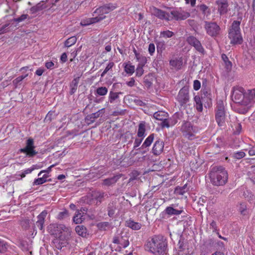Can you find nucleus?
<instances>
[{"label":"nucleus","mask_w":255,"mask_h":255,"mask_svg":"<svg viewBox=\"0 0 255 255\" xmlns=\"http://www.w3.org/2000/svg\"><path fill=\"white\" fill-rule=\"evenodd\" d=\"M144 247L145 250L154 255H164L167 251V241L162 236H155L147 240Z\"/></svg>","instance_id":"1"},{"label":"nucleus","mask_w":255,"mask_h":255,"mask_svg":"<svg viewBox=\"0 0 255 255\" xmlns=\"http://www.w3.org/2000/svg\"><path fill=\"white\" fill-rule=\"evenodd\" d=\"M209 175L211 183L214 186H223L227 182L228 173L223 166L212 167Z\"/></svg>","instance_id":"2"},{"label":"nucleus","mask_w":255,"mask_h":255,"mask_svg":"<svg viewBox=\"0 0 255 255\" xmlns=\"http://www.w3.org/2000/svg\"><path fill=\"white\" fill-rule=\"evenodd\" d=\"M240 22L239 21H234L229 30L228 37L231 40V44H240L243 42V38L240 31Z\"/></svg>","instance_id":"3"},{"label":"nucleus","mask_w":255,"mask_h":255,"mask_svg":"<svg viewBox=\"0 0 255 255\" xmlns=\"http://www.w3.org/2000/svg\"><path fill=\"white\" fill-rule=\"evenodd\" d=\"M215 118L219 126L224 125L225 123L226 114L224 104L222 101L220 100L217 102Z\"/></svg>","instance_id":"4"},{"label":"nucleus","mask_w":255,"mask_h":255,"mask_svg":"<svg viewBox=\"0 0 255 255\" xmlns=\"http://www.w3.org/2000/svg\"><path fill=\"white\" fill-rule=\"evenodd\" d=\"M25 147L20 148L19 151L21 153H26L29 157H32L37 154V151L35 150L34 142L33 138L30 137L26 141Z\"/></svg>","instance_id":"5"},{"label":"nucleus","mask_w":255,"mask_h":255,"mask_svg":"<svg viewBox=\"0 0 255 255\" xmlns=\"http://www.w3.org/2000/svg\"><path fill=\"white\" fill-rule=\"evenodd\" d=\"M181 131L183 135L189 139H192L195 137L197 128L192 126L191 123L185 122L181 127Z\"/></svg>","instance_id":"6"},{"label":"nucleus","mask_w":255,"mask_h":255,"mask_svg":"<svg viewBox=\"0 0 255 255\" xmlns=\"http://www.w3.org/2000/svg\"><path fill=\"white\" fill-rule=\"evenodd\" d=\"M246 95H244V89L241 87H234L232 90V98L235 103H240L243 101L247 105Z\"/></svg>","instance_id":"7"},{"label":"nucleus","mask_w":255,"mask_h":255,"mask_svg":"<svg viewBox=\"0 0 255 255\" xmlns=\"http://www.w3.org/2000/svg\"><path fill=\"white\" fill-rule=\"evenodd\" d=\"M48 230L51 234L56 236L63 232H66L67 234H68L71 231L70 229L64 225L57 224H50L48 227Z\"/></svg>","instance_id":"8"},{"label":"nucleus","mask_w":255,"mask_h":255,"mask_svg":"<svg viewBox=\"0 0 255 255\" xmlns=\"http://www.w3.org/2000/svg\"><path fill=\"white\" fill-rule=\"evenodd\" d=\"M205 23L204 27L208 35L215 37L220 34L221 28L216 22L205 21Z\"/></svg>","instance_id":"9"},{"label":"nucleus","mask_w":255,"mask_h":255,"mask_svg":"<svg viewBox=\"0 0 255 255\" xmlns=\"http://www.w3.org/2000/svg\"><path fill=\"white\" fill-rule=\"evenodd\" d=\"M189 89L187 87L181 88L177 95V99L181 106H183L189 101Z\"/></svg>","instance_id":"10"},{"label":"nucleus","mask_w":255,"mask_h":255,"mask_svg":"<svg viewBox=\"0 0 255 255\" xmlns=\"http://www.w3.org/2000/svg\"><path fill=\"white\" fill-rule=\"evenodd\" d=\"M117 7V5L113 3L105 4L97 8L94 12L95 14H98V16H105V14L108 13Z\"/></svg>","instance_id":"11"},{"label":"nucleus","mask_w":255,"mask_h":255,"mask_svg":"<svg viewBox=\"0 0 255 255\" xmlns=\"http://www.w3.org/2000/svg\"><path fill=\"white\" fill-rule=\"evenodd\" d=\"M190 16V13L188 12L184 11L182 10H172L170 12V17L171 20L175 19L176 20H184Z\"/></svg>","instance_id":"12"},{"label":"nucleus","mask_w":255,"mask_h":255,"mask_svg":"<svg viewBox=\"0 0 255 255\" xmlns=\"http://www.w3.org/2000/svg\"><path fill=\"white\" fill-rule=\"evenodd\" d=\"M186 41L189 44L193 46L199 52L201 53L204 52V49L201 42L195 36L192 35L188 36Z\"/></svg>","instance_id":"13"},{"label":"nucleus","mask_w":255,"mask_h":255,"mask_svg":"<svg viewBox=\"0 0 255 255\" xmlns=\"http://www.w3.org/2000/svg\"><path fill=\"white\" fill-rule=\"evenodd\" d=\"M108 195L102 191H95L92 193V199L96 201V205L100 204Z\"/></svg>","instance_id":"14"},{"label":"nucleus","mask_w":255,"mask_h":255,"mask_svg":"<svg viewBox=\"0 0 255 255\" xmlns=\"http://www.w3.org/2000/svg\"><path fill=\"white\" fill-rule=\"evenodd\" d=\"M152 13L159 19H165L167 21L171 20V18L170 17V13L166 12L157 8L154 7L153 8Z\"/></svg>","instance_id":"15"},{"label":"nucleus","mask_w":255,"mask_h":255,"mask_svg":"<svg viewBox=\"0 0 255 255\" xmlns=\"http://www.w3.org/2000/svg\"><path fill=\"white\" fill-rule=\"evenodd\" d=\"M164 142L160 139H157L154 143L152 151L154 155H158L163 151Z\"/></svg>","instance_id":"16"},{"label":"nucleus","mask_w":255,"mask_h":255,"mask_svg":"<svg viewBox=\"0 0 255 255\" xmlns=\"http://www.w3.org/2000/svg\"><path fill=\"white\" fill-rule=\"evenodd\" d=\"M105 16H96L94 17L88 18L81 20L80 24L82 26H87L98 22L105 18Z\"/></svg>","instance_id":"17"},{"label":"nucleus","mask_w":255,"mask_h":255,"mask_svg":"<svg viewBox=\"0 0 255 255\" xmlns=\"http://www.w3.org/2000/svg\"><path fill=\"white\" fill-rule=\"evenodd\" d=\"M216 4L218 5V11L220 14H224L228 11V2L227 0H217Z\"/></svg>","instance_id":"18"},{"label":"nucleus","mask_w":255,"mask_h":255,"mask_svg":"<svg viewBox=\"0 0 255 255\" xmlns=\"http://www.w3.org/2000/svg\"><path fill=\"white\" fill-rule=\"evenodd\" d=\"M47 214L46 211H43L38 216L37 221L36 222L35 226L41 231L43 229V224L45 221V218Z\"/></svg>","instance_id":"19"},{"label":"nucleus","mask_w":255,"mask_h":255,"mask_svg":"<svg viewBox=\"0 0 255 255\" xmlns=\"http://www.w3.org/2000/svg\"><path fill=\"white\" fill-rule=\"evenodd\" d=\"M122 175L117 174L111 178H108L103 180V185L107 186H112L121 178Z\"/></svg>","instance_id":"20"},{"label":"nucleus","mask_w":255,"mask_h":255,"mask_svg":"<svg viewBox=\"0 0 255 255\" xmlns=\"http://www.w3.org/2000/svg\"><path fill=\"white\" fill-rule=\"evenodd\" d=\"M145 122L144 121H142L139 124L137 133V135L138 137H144L145 132Z\"/></svg>","instance_id":"21"},{"label":"nucleus","mask_w":255,"mask_h":255,"mask_svg":"<svg viewBox=\"0 0 255 255\" xmlns=\"http://www.w3.org/2000/svg\"><path fill=\"white\" fill-rule=\"evenodd\" d=\"M245 99L246 101H249L247 102V105L255 102V89L249 91L248 93L246 95Z\"/></svg>","instance_id":"22"},{"label":"nucleus","mask_w":255,"mask_h":255,"mask_svg":"<svg viewBox=\"0 0 255 255\" xmlns=\"http://www.w3.org/2000/svg\"><path fill=\"white\" fill-rule=\"evenodd\" d=\"M126 226L134 230H138L141 227V224L135 222L131 220H128L126 221Z\"/></svg>","instance_id":"23"},{"label":"nucleus","mask_w":255,"mask_h":255,"mask_svg":"<svg viewBox=\"0 0 255 255\" xmlns=\"http://www.w3.org/2000/svg\"><path fill=\"white\" fill-rule=\"evenodd\" d=\"M116 210L117 205L116 202H112L109 203L107 208L108 214L109 216L113 217L115 214Z\"/></svg>","instance_id":"24"},{"label":"nucleus","mask_w":255,"mask_h":255,"mask_svg":"<svg viewBox=\"0 0 255 255\" xmlns=\"http://www.w3.org/2000/svg\"><path fill=\"white\" fill-rule=\"evenodd\" d=\"M154 134H150L144 140L140 148L144 149L148 148L153 142L154 139Z\"/></svg>","instance_id":"25"},{"label":"nucleus","mask_w":255,"mask_h":255,"mask_svg":"<svg viewBox=\"0 0 255 255\" xmlns=\"http://www.w3.org/2000/svg\"><path fill=\"white\" fill-rule=\"evenodd\" d=\"M79 78H76L74 79L71 83H70V91L69 93L71 95H73L75 93L77 89L78 84L79 83Z\"/></svg>","instance_id":"26"},{"label":"nucleus","mask_w":255,"mask_h":255,"mask_svg":"<svg viewBox=\"0 0 255 255\" xmlns=\"http://www.w3.org/2000/svg\"><path fill=\"white\" fill-rule=\"evenodd\" d=\"M105 113V108H103L98 112L93 113L89 115L87 118H89L92 122H94L96 119L101 117Z\"/></svg>","instance_id":"27"},{"label":"nucleus","mask_w":255,"mask_h":255,"mask_svg":"<svg viewBox=\"0 0 255 255\" xmlns=\"http://www.w3.org/2000/svg\"><path fill=\"white\" fill-rule=\"evenodd\" d=\"M76 233L83 237H86L88 235L87 229L85 227L82 225H78L75 228Z\"/></svg>","instance_id":"28"},{"label":"nucleus","mask_w":255,"mask_h":255,"mask_svg":"<svg viewBox=\"0 0 255 255\" xmlns=\"http://www.w3.org/2000/svg\"><path fill=\"white\" fill-rule=\"evenodd\" d=\"M170 64L175 69H180L182 65V60L180 58L171 60L170 61Z\"/></svg>","instance_id":"29"},{"label":"nucleus","mask_w":255,"mask_h":255,"mask_svg":"<svg viewBox=\"0 0 255 255\" xmlns=\"http://www.w3.org/2000/svg\"><path fill=\"white\" fill-rule=\"evenodd\" d=\"M167 116V113L163 111H158L153 114L154 118L159 121L165 120Z\"/></svg>","instance_id":"30"},{"label":"nucleus","mask_w":255,"mask_h":255,"mask_svg":"<svg viewBox=\"0 0 255 255\" xmlns=\"http://www.w3.org/2000/svg\"><path fill=\"white\" fill-rule=\"evenodd\" d=\"M165 213L169 215H178L182 212V210H178L172 207H167L165 210Z\"/></svg>","instance_id":"31"},{"label":"nucleus","mask_w":255,"mask_h":255,"mask_svg":"<svg viewBox=\"0 0 255 255\" xmlns=\"http://www.w3.org/2000/svg\"><path fill=\"white\" fill-rule=\"evenodd\" d=\"M188 191L187 185L185 184L182 187H177L175 189L174 193L177 195H183L185 193Z\"/></svg>","instance_id":"32"},{"label":"nucleus","mask_w":255,"mask_h":255,"mask_svg":"<svg viewBox=\"0 0 255 255\" xmlns=\"http://www.w3.org/2000/svg\"><path fill=\"white\" fill-rule=\"evenodd\" d=\"M97 227L100 230L107 231L112 228V225L108 222L99 223Z\"/></svg>","instance_id":"33"},{"label":"nucleus","mask_w":255,"mask_h":255,"mask_svg":"<svg viewBox=\"0 0 255 255\" xmlns=\"http://www.w3.org/2000/svg\"><path fill=\"white\" fill-rule=\"evenodd\" d=\"M201 97L197 95L194 97V101L196 103V108L198 112H202L203 110V105L201 100Z\"/></svg>","instance_id":"34"},{"label":"nucleus","mask_w":255,"mask_h":255,"mask_svg":"<svg viewBox=\"0 0 255 255\" xmlns=\"http://www.w3.org/2000/svg\"><path fill=\"white\" fill-rule=\"evenodd\" d=\"M122 92H114L111 91L109 93V101L110 103H113L114 102L119 98V95L122 94Z\"/></svg>","instance_id":"35"},{"label":"nucleus","mask_w":255,"mask_h":255,"mask_svg":"<svg viewBox=\"0 0 255 255\" xmlns=\"http://www.w3.org/2000/svg\"><path fill=\"white\" fill-rule=\"evenodd\" d=\"M222 59L224 61L226 69L227 70H230L232 67V64L231 62L229 60V59L227 55L225 54H223L222 55Z\"/></svg>","instance_id":"36"},{"label":"nucleus","mask_w":255,"mask_h":255,"mask_svg":"<svg viewBox=\"0 0 255 255\" xmlns=\"http://www.w3.org/2000/svg\"><path fill=\"white\" fill-rule=\"evenodd\" d=\"M77 41V38L75 36H72L67 39L65 42V47H69L74 45Z\"/></svg>","instance_id":"37"},{"label":"nucleus","mask_w":255,"mask_h":255,"mask_svg":"<svg viewBox=\"0 0 255 255\" xmlns=\"http://www.w3.org/2000/svg\"><path fill=\"white\" fill-rule=\"evenodd\" d=\"M45 6L40 3H38L34 6L30 8V11L32 13H36V12L41 10L44 9Z\"/></svg>","instance_id":"38"},{"label":"nucleus","mask_w":255,"mask_h":255,"mask_svg":"<svg viewBox=\"0 0 255 255\" xmlns=\"http://www.w3.org/2000/svg\"><path fill=\"white\" fill-rule=\"evenodd\" d=\"M205 98L211 100V93L207 89H202L201 91V99L204 100Z\"/></svg>","instance_id":"39"},{"label":"nucleus","mask_w":255,"mask_h":255,"mask_svg":"<svg viewBox=\"0 0 255 255\" xmlns=\"http://www.w3.org/2000/svg\"><path fill=\"white\" fill-rule=\"evenodd\" d=\"M125 71L127 73L132 75L135 71L134 66L131 64H126L125 66Z\"/></svg>","instance_id":"40"},{"label":"nucleus","mask_w":255,"mask_h":255,"mask_svg":"<svg viewBox=\"0 0 255 255\" xmlns=\"http://www.w3.org/2000/svg\"><path fill=\"white\" fill-rule=\"evenodd\" d=\"M55 116L56 115L54 112H49L45 118L44 122L46 123L50 122L52 119H54L55 118Z\"/></svg>","instance_id":"41"},{"label":"nucleus","mask_w":255,"mask_h":255,"mask_svg":"<svg viewBox=\"0 0 255 255\" xmlns=\"http://www.w3.org/2000/svg\"><path fill=\"white\" fill-rule=\"evenodd\" d=\"M96 93L99 96H105L108 93V89L105 87H99L96 90Z\"/></svg>","instance_id":"42"},{"label":"nucleus","mask_w":255,"mask_h":255,"mask_svg":"<svg viewBox=\"0 0 255 255\" xmlns=\"http://www.w3.org/2000/svg\"><path fill=\"white\" fill-rule=\"evenodd\" d=\"M173 35H174L173 32L171 31H169V30L161 31L160 34V37H162L163 38H170Z\"/></svg>","instance_id":"43"},{"label":"nucleus","mask_w":255,"mask_h":255,"mask_svg":"<svg viewBox=\"0 0 255 255\" xmlns=\"http://www.w3.org/2000/svg\"><path fill=\"white\" fill-rule=\"evenodd\" d=\"M114 66V62H109V64H108V65L107 66V67H106V68L105 69V70H104V71L101 74V77H103L108 71L112 70V69Z\"/></svg>","instance_id":"44"},{"label":"nucleus","mask_w":255,"mask_h":255,"mask_svg":"<svg viewBox=\"0 0 255 255\" xmlns=\"http://www.w3.org/2000/svg\"><path fill=\"white\" fill-rule=\"evenodd\" d=\"M28 76V74H26L25 75H22L18 77L15 79H14L13 81V83L15 87H17V85L19 82L22 81L25 77H26Z\"/></svg>","instance_id":"45"},{"label":"nucleus","mask_w":255,"mask_h":255,"mask_svg":"<svg viewBox=\"0 0 255 255\" xmlns=\"http://www.w3.org/2000/svg\"><path fill=\"white\" fill-rule=\"evenodd\" d=\"M68 211L64 210L63 211L59 212L57 218L59 220H62L68 217Z\"/></svg>","instance_id":"46"},{"label":"nucleus","mask_w":255,"mask_h":255,"mask_svg":"<svg viewBox=\"0 0 255 255\" xmlns=\"http://www.w3.org/2000/svg\"><path fill=\"white\" fill-rule=\"evenodd\" d=\"M28 17V14H22L19 17L13 18L12 19V21L17 22V23H19L20 22H21V21L24 20Z\"/></svg>","instance_id":"47"},{"label":"nucleus","mask_w":255,"mask_h":255,"mask_svg":"<svg viewBox=\"0 0 255 255\" xmlns=\"http://www.w3.org/2000/svg\"><path fill=\"white\" fill-rule=\"evenodd\" d=\"M47 181V179H44V178L39 177L34 180L33 183V185H41Z\"/></svg>","instance_id":"48"},{"label":"nucleus","mask_w":255,"mask_h":255,"mask_svg":"<svg viewBox=\"0 0 255 255\" xmlns=\"http://www.w3.org/2000/svg\"><path fill=\"white\" fill-rule=\"evenodd\" d=\"M246 154L243 151H239L234 153L233 157L236 159H240L245 157Z\"/></svg>","instance_id":"49"},{"label":"nucleus","mask_w":255,"mask_h":255,"mask_svg":"<svg viewBox=\"0 0 255 255\" xmlns=\"http://www.w3.org/2000/svg\"><path fill=\"white\" fill-rule=\"evenodd\" d=\"M6 250V244L2 240L0 239V253H4Z\"/></svg>","instance_id":"50"},{"label":"nucleus","mask_w":255,"mask_h":255,"mask_svg":"<svg viewBox=\"0 0 255 255\" xmlns=\"http://www.w3.org/2000/svg\"><path fill=\"white\" fill-rule=\"evenodd\" d=\"M199 8L200 10L202 11L204 14H206L210 13L208 7L206 5L201 4L199 5Z\"/></svg>","instance_id":"51"},{"label":"nucleus","mask_w":255,"mask_h":255,"mask_svg":"<svg viewBox=\"0 0 255 255\" xmlns=\"http://www.w3.org/2000/svg\"><path fill=\"white\" fill-rule=\"evenodd\" d=\"M142 65H138L136 69V76L138 77H140L143 73V69Z\"/></svg>","instance_id":"52"},{"label":"nucleus","mask_w":255,"mask_h":255,"mask_svg":"<svg viewBox=\"0 0 255 255\" xmlns=\"http://www.w3.org/2000/svg\"><path fill=\"white\" fill-rule=\"evenodd\" d=\"M82 216L81 215V213H78L76 215H75L73 217V221L76 224L81 223L82 221V219H81Z\"/></svg>","instance_id":"53"},{"label":"nucleus","mask_w":255,"mask_h":255,"mask_svg":"<svg viewBox=\"0 0 255 255\" xmlns=\"http://www.w3.org/2000/svg\"><path fill=\"white\" fill-rule=\"evenodd\" d=\"M148 52L150 55H152L155 52V45L153 43H150L148 45Z\"/></svg>","instance_id":"54"},{"label":"nucleus","mask_w":255,"mask_h":255,"mask_svg":"<svg viewBox=\"0 0 255 255\" xmlns=\"http://www.w3.org/2000/svg\"><path fill=\"white\" fill-rule=\"evenodd\" d=\"M143 138H135L134 142V146L133 148L135 149L136 147H138L141 144Z\"/></svg>","instance_id":"55"},{"label":"nucleus","mask_w":255,"mask_h":255,"mask_svg":"<svg viewBox=\"0 0 255 255\" xmlns=\"http://www.w3.org/2000/svg\"><path fill=\"white\" fill-rule=\"evenodd\" d=\"M201 87V83L199 81L196 80L194 81L193 87L196 91L198 90Z\"/></svg>","instance_id":"56"},{"label":"nucleus","mask_w":255,"mask_h":255,"mask_svg":"<svg viewBox=\"0 0 255 255\" xmlns=\"http://www.w3.org/2000/svg\"><path fill=\"white\" fill-rule=\"evenodd\" d=\"M30 220L27 219H23L21 222V224L25 228H27L29 227Z\"/></svg>","instance_id":"57"},{"label":"nucleus","mask_w":255,"mask_h":255,"mask_svg":"<svg viewBox=\"0 0 255 255\" xmlns=\"http://www.w3.org/2000/svg\"><path fill=\"white\" fill-rule=\"evenodd\" d=\"M162 122L161 123V126L162 128H169V124L168 123V122L167 121V118L165 119L164 120H161Z\"/></svg>","instance_id":"58"},{"label":"nucleus","mask_w":255,"mask_h":255,"mask_svg":"<svg viewBox=\"0 0 255 255\" xmlns=\"http://www.w3.org/2000/svg\"><path fill=\"white\" fill-rule=\"evenodd\" d=\"M190 166L192 170H195L199 167V164H197V162L195 163L194 161H191L190 163Z\"/></svg>","instance_id":"59"},{"label":"nucleus","mask_w":255,"mask_h":255,"mask_svg":"<svg viewBox=\"0 0 255 255\" xmlns=\"http://www.w3.org/2000/svg\"><path fill=\"white\" fill-rule=\"evenodd\" d=\"M134 103L137 106H143L145 105V103L143 102L142 101L138 99H135L134 100Z\"/></svg>","instance_id":"60"},{"label":"nucleus","mask_w":255,"mask_h":255,"mask_svg":"<svg viewBox=\"0 0 255 255\" xmlns=\"http://www.w3.org/2000/svg\"><path fill=\"white\" fill-rule=\"evenodd\" d=\"M146 58L142 55L139 59L138 60L140 62L139 65L143 66L146 63Z\"/></svg>","instance_id":"61"},{"label":"nucleus","mask_w":255,"mask_h":255,"mask_svg":"<svg viewBox=\"0 0 255 255\" xmlns=\"http://www.w3.org/2000/svg\"><path fill=\"white\" fill-rule=\"evenodd\" d=\"M45 65L47 69H52L54 67V64L52 61H49L46 62Z\"/></svg>","instance_id":"62"},{"label":"nucleus","mask_w":255,"mask_h":255,"mask_svg":"<svg viewBox=\"0 0 255 255\" xmlns=\"http://www.w3.org/2000/svg\"><path fill=\"white\" fill-rule=\"evenodd\" d=\"M60 60L62 62H65L67 60V56L66 53H63L60 57Z\"/></svg>","instance_id":"63"},{"label":"nucleus","mask_w":255,"mask_h":255,"mask_svg":"<svg viewBox=\"0 0 255 255\" xmlns=\"http://www.w3.org/2000/svg\"><path fill=\"white\" fill-rule=\"evenodd\" d=\"M249 154L250 156L255 155V145L250 148Z\"/></svg>","instance_id":"64"}]
</instances>
